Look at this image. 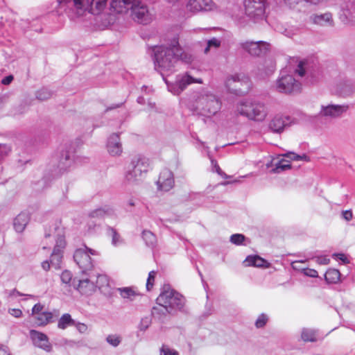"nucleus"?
<instances>
[{
    "label": "nucleus",
    "mask_w": 355,
    "mask_h": 355,
    "mask_svg": "<svg viewBox=\"0 0 355 355\" xmlns=\"http://www.w3.org/2000/svg\"><path fill=\"white\" fill-rule=\"evenodd\" d=\"M238 112L249 119L261 121L266 116V111L263 103L246 101L237 107Z\"/></svg>",
    "instance_id": "obj_7"
},
{
    "label": "nucleus",
    "mask_w": 355,
    "mask_h": 355,
    "mask_svg": "<svg viewBox=\"0 0 355 355\" xmlns=\"http://www.w3.org/2000/svg\"><path fill=\"white\" fill-rule=\"evenodd\" d=\"M74 326L76 327L77 330L81 334L86 332L87 330V326L84 323L75 322Z\"/></svg>",
    "instance_id": "obj_53"
},
{
    "label": "nucleus",
    "mask_w": 355,
    "mask_h": 355,
    "mask_svg": "<svg viewBox=\"0 0 355 355\" xmlns=\"http://www.w3.org/2000/svg\"><path fill=\"white\" fill-rule=\"evenodd\" d=\"M114 214V209L110 205H104L103 207L97 208L89 212V216L93 218L101 219L105 216H110Z\"/></svg>",
    "instance_id": "obj_22"
},
{
    "label": "nucleus",
    "mask_w": 355,
    "mask_h": 355,
    "mask_svg": "<svg viewBox=\"0 0 355 355\" xmlns=\"http://www.w3.org/2000/svg\"><path fill=\"white\" fill-rule=\"evenodd\" d=\"M30 336L35 346L47 352H50L52 350V345L49 343L46 334L32 329L30 331Z\"/></svg>",
    "instance_id": "obj_15"
},
{
    "label": "nucleus",
    "mask_w": 355,
    "mask_h": 355,
    "mask_svg": "<svg viewBox=\"0 0 355 355\" xmlns=\"http://www.w3.org/2000/svg\"><path fill=\"white\" fill-rule=\"evenodd\" d=\"M301 337L305 342H315L317 340L315 331L309 329H303Z\"/></svg>",
    "instance_id": "obj_33"
},
{
    "label": "nucleus",
    "mask_w": 355,
    "mask_h": 355,
    "mask_svg": "<svg viewBox=\"0 0 355 355\" xmlns=\"http://www.w3.org/2000/svg\"><path fill=\"white\" fill-rule=\"evenodd\" d=\"M325 280L330 284L337 283L340 277V271L335 268H330L325 273Z\"/></svg>",
    "instance_id": "obj_27"
},
{
    "label": "nucleus",
    "mask_w": 355,
    "mask_h": 355,
    "mask_svg": "<svg viewBox=\"0 0 355 355\" xmlns=\"http://www.w3.org/2000/svg\"><path fill=\"white\" fill-rule=\"evenodd\" d=\"M157 272L155 270H152L148 273V277L146 282V289L147 291H150L154 285L155 275Z\"/></svg>",
    "instance_id": "obj_45"
},
{
    "label": "nucleus",
    "mask_w": 355,
    "mask_h": 355,
    "mask_svg": "<svg viewBox=\"0 0 355 355\" xmlns=\"http://www.w3.org/2000/svg\"><path fill=\"white\" fill-rule=\"evenodd\" d=\"M158 305L166 306L171 310H182L185 304V298L178 292L164 284L162 291L156 300Z\"/></svg>",
    "instance_id": "obj_5"
},
{
    "label": "nucleus",
    "mask_w": 355,
    "mask_h": 355,
    "mask_svg": "<svg viewBox=\"0 0 355 355\" xmlns=\"http://www.w3.org/2000/svg\"><path fill=\"white\" fill-rule=\"evenodd\" d=\"M62 257V252L53 250L50 257V262L55 269L58 270L61 268Z\"/></svg>",
    "instance_id": "obj_29"
},
{
    "label": "nucleus",
    "mask_w": 355,
    "mask_h": 355,
    "mask_svg": "<svg viewBox=\"0 0 355 355\" xmlns=\"http://www.w3.org/2000/svg\"><path fill=\"white\" fill-rule=\"evenodd\" d=\"M171 313V311L166 306L158 305L152 309L151 314L153 318L161 322H164L168 314Z\"/></svg>",
    "instance_id": "obj_25"
},
{
    "label": "nucleus",
    "mask_w": 355,
    "mask_h": 355,
    "mask_svg": "<svg viewBox=\"0 0 355 355\" xmlns=\"http://www.w3.org/2000/svg\"><path fill=\"white\" fill-rule=\"evenodd\" d=\"M343 216L347 221H349L352 219L353 214L351 210H346L343 211Z\"/></svg>",
    "instance_id": "obj_56"
},
{
    "label": "nucleus",
    "mask_w": 355,
    "mask_h": 355,
    "mask_svg": "<svg viewBox=\"0 0 355 355\" xmlns=\"http://www.w3.org/2000/svg\"><path fill=\"white\" fill-rule=\"evenodd\" d=\"M311 21L320 26L333 25L332 15L330 12H325L324 14H313L310 17Z\"/></svg>",
    "instance_id": "obj_21"
},
{
    "label": "nucleus",
    "mask_w": 355,
    "mask_h": 355,
    "mask_svg": "<svg viewBox=\"0 0 355 355\" xmlns=\"http://www.w3.org/2000/svg\"><path fill=\"white\" fill-rule=\"evenodd\" d=\"M268 320V316L264 313H261L258 317V318L257 319V320L255 322L256 327L257 328L263 327L266 324Z\"/></svg>",
    "instance_id": "obj_46"
},
{
    "label": "nucleus",
    "mask_w": 355,
    "mask_h": 355,
    "mask_svg": "<svg viewBox=\"0 0 355 355\" xmlns=\"http://www.w3.org/2000/svg\"><path fill=\"white\" fill-rule=\"evenodd\" d=\"M329 261H330L329 259H327L326 257H318L317 258V262L319 264L326 265V264L329 263Z\"/></svg>",
    "instance_id": "obj_59"
},
{
    "label": "nucleus",
    "mask_w": 355,
    "mask_h": 355,
    "mask_svg": "<svg viewBox=\"0 0 355 355\" xmlns=\"http://www.w3.org/2000/svg\"><path fill=\"white\" fill-rule=\"evenodd\" d=\"M284 157L289 158L291 160L294 161H304L309 162L310 158L306 154H303L302 155H297L294 152H287L286 153L283 155Z\"/></svg>",
    "instance_id": "obj_35"
},
{
    "label": "nucleus",
    "mask_w": 355,
    "mask_h": 355,
    "mask_svg": "<svg viewBox=\"0 0 355 355\" xmlns=\"http://www.w3.org/2000/svg\"><path fill=\"white\" fill-rule=\"evenodd\" d=\"M267 0H244L245 13L254 23L265 19Z\"/></svg>",
    "instance_id": "obj_8"
},
{
    "label": "nucleus",
    "mask_w": 355,
    "mask_h": 355,
    "mask_svg": "<svg viewBox=\"0 0 355 355\" xmlns=\"http://www.w3.org/2000/svg\"><path fill=\"white\" fill-rule=\"evenodd\" d=\"M157 184L159 189L164 191H168L174 186L173 173L168 169H164L159 174Z\"/></svg>",
    "instance_id": "obj_16"
},
{
    "label": "nucleus",
    "mask_w": 355,
    "mask_h": 355,
    "mask_svg": "<svg viewBox=\"0 0 355 355\" xmlns=\"http://www.w3.org/2000/svg\"><path fill=\"white\" fill-rule=\"evenodd\" d=\"M108 234L112 236V243L116 245L122 243V240L119 234L113 227H109L107 228Z\"/></svg>",
    "instance_id": "obj_39"
},
{
    "label": "nucleus",
    "mask_w": 355,
    "mask_h": 355,
    "mask_svg": "<svg viewBox=\"0 0 355 355\" xmlns=\"http://www.w3.org/2000/svg\"><path fill=\"white\" fill-rule=\"evenodd\" d=\"M13 79H14L13 76H12V75L7 76L2 79L1 83L4 85H8L12 83Z\"/></svg>",
    "instance_id": "obj_57"
},
{
    "label": "nucleus",
    "mask_w": 355,
    "mask_h": 355,
    "mask_svg": "<svg viewBox=\"0 0 355 355\" xmlns=\"http://www.w3.org/2000/svg\"><path fill=\"white\" fill-rule=\"evenodd\" d=\"M92 255H98L96 250L85 246V249H77L73 254V259L78 266L83 274H87L94 268Z\"/></svg>",
    "instance_id": "obj_9"
},
{
    "label": "nucleus",
    "mask_w": 355,
    "mask_h": 355,
    "mask_svg": "<svg viewBox=\"0 0 355 355\" xmlns=\"http://www.w3.org/2000/svg\"><path fill=\"white\" fill-rule=\"evenodd\" d=\"M60 279L63 284L70 286V282L72 279V274L70 271L65 270L62 272Z\"/></svg>",
    "instance_id": "obj_48"
},
{
    "label": "nucleus",
    "mask_w": 355,
    "mask_h": 355,
    "mask_svg": "<svg viewBox=\"0 0 355 355\" xmlns=\"http://www.w3.org/2000/svg\"><path fill=\"white\" fill-rule=\"evenodd\" d=\"M52 96L51 92L47 88H42L36 93V97L40 101L49 99Z\"/></svg>",
    "instance_id": "obj_41"
},
{
    "label": "nucleus",
    "mask_w": 355,
    "mask_h": 355,
    "mask_svg": "<svg viewBox=\"0 0 355 355\" xmlns=\"http://www.w3.org/2000/svg\"><path fill=\"white\" fill-rule=\"evenodd\" d=\"M349 107L346 105H334L329 104L327 105H322L320 112L316 115L318 119H335L342 116L346 112Z\"/></svg>",
    "instance_id": "obj_11"
},
{
    "label": "nucleus",
    "mask_w": 355,
    "mask_h": 355,
    "mask_svg": "<svg viewBox=\"0 0 355 355\" xmlns=\"http://www.w3.org/2000/svg\"><path fill=\"white\" fill-rule=\"evenodd\" d=\"M155 69L163 77L167 83L165 76L172 73L180 60L189 63L191 56L182 51L177 38H174L168 47L164 46H155L153 49Z\"/></svg>",
    "instance_id": "obj_1"
},
{
    "label": "nucleus",
    "mask_w": 355,
    "mask_h": 355,
    "mask_svg": "<svg viewBox=\"0 0 355 355\" xmlns=\"http://www.w3.org/2000/svg\"><path fill=\"white\" fill-rule=\"evenodd\" d=\"M291 168V164H290V162L282 159L278 161V162L275 164V167L272 169V171L274 173H279L282 171L290 169Z\"/></svg>",
    "instance_id": "obj_34"
},
{
    "label": "nucleus",
    "mask_w": 355,
    "mask_h": 355,
    "mask_svg": "<svg viewBox=\"0 0 355 355\" xmlns=\"http://www.w3.org/2000/svg\"><path fill=\"white\" fill-rule=\"evenodd\" d=\"M220 108V101L212 94H201L193 104V109L197 114L208 117L215 115Z\"/></svg>",
    "instance_id": "obj_4"
},
{
    "label": "nucleus",
    "mask_w": 355,
    "mask_h": 355,
    "mask_svg": "<svg viewBox=\"0 0 355 355\" xmlns=\"http://www.w3.org/2000/svg\"><path fill=\"white\" fill-rule=\"evenodd\" d=\"M334 256L336 257L339 260H341L344 263H348L347 258L343 253L334 254Z\"/></svg>",
    "instance_id": "obj_58"
},
{
    "label": "nucleus",
    "mask_w": 355,
    "mask_h": 355,
    "mask_svg": "<svg viewBox=\"0 0 355 355\" xmlns=\"http://www.w3.org/2000/svg\"><path fill=\"white\" fill-rule=\"evenodd\" d=\"M74 154L71 149H65L60 153L57 168L54 175L58 176L66 172L73 164Z\"/></svg>",
    "instance_id": "obj_12"
},
{
    "label": "nucleus",
    "mask_w": 355,
    "mask_h": 355,
    "mask_svg": "<svg viewBox=\"0 0 355 355\" xmlns=\"http://www.w3.org/2000/svg\"><path fill=\"white\" fill-rule=\"evenodd\" d=\"M211 163H212V165L216 168V173L220 175L222 171H221V169L219 167V166L217 164L216 162L214 160H211Z\"/></svg>",
    "instance_id": "obj_62"
},
{
    "label": "nucleus",
    "mask_w": 355,
    "mask_h": 355,
    "mask_svg": "<svg viewBox=\"0 0 355 355\" xmlns=\"http://www.w3.org/2000/svg\"><path fill=\"white\" fill-rule=\"evenodd\" d=\"M8 313L15 318H20L22 315V311L19 309H10Z\"/></svg>",
    "instance_id": "obj_54"
},
{
    "label": "nucleus",
    "mask_w": 355,
    "mask_h": 355,
    "mask_svg": "<svg viewBox=\"0 0 355 355\" xmlns=\"http://www.w3.org/2000/svg\"><path fill=\"white\" fill-rule=\"evenodd\" d=\"M245 236L241 234H234L230 236V242L235 245H241L245 241Z\"/></svg>",
    "instance_id": "obj_43"
},
{
    "label": "nucleus",
    "mask_w": 355,
    "mask_h": 355,
    "mask_svg": "<svg viewBox=\"0 0 355 355\" xmlns=\"http://www.w3.org/2000/svg\"><path fill=\"white\" fill-rule=\"evenodd\" d=\"M57 2L58 6L64 10L75 8L96 14L104 8L107 0H57Z\"/></svg>",
    "instance_id": "obj_6"
},
{
    "label": "nucleus",
    "mask_w": 355,
    "mask_h": 355,
    "mask_svg": "<svg viewBox=\"0 0 355 355\" xmlns=\"http://www.w3.org/2000/svg\"><path fill=\"white\" fill-rule=\"evenodd\" d=\"M307 64L308 63L306 61H300L297 65V68L295 70L296 73L299 76H303L306 73Z\"/></svg>",
    "instance_id": "obj_50"
},
{
    "label": "nucleus",
    "mask_w": 355,
    "mask_h": 355,
    "mask_svg": "<svg viewBox=\"0 0 355 355\" xmlns=\"http://www.w3.org/2000/svg\"><path fill=\"white\" fill-rule=\"evenodd\" d=\"M107 148L108 153L112 156L120 155L122 153V145L119 134L114 133L107 140Z\"/></svg>",
    "instance_id": "obj_19"
},
{
    "label": "nucleus",
    "mask_w": 355,
    "mask_h": 355,
    "mask_svg": "<svg viewBox=\"0 0 355 355\" xmlns=\"http://www.w3.org/2000/svg\"><path fill=\"white\" fill-rule=\"evenodd\" d=\"M75 325V320L71 318L69 313L63 314L58 320V327L59 329H65L68 326Z\"/></svg>",
    "instance_id": "obj_28"
},
{
    "label": "nucleus",
    "mask_w": 355,
    "mask_h": 355,
    "mask_svg": "<svg viewBox=\"0 0 355 355\" xmlns=\"http://www.w3.org/2000/svg\"><path fill=\"white\" fill-rule=\"evenodd\" d=\"M244 85L248 86V82L241 79L238 75L232 76L225 82L226 87L230 92L239 96L247 92L243 88Z\"/></svg>",
    "instance_id": "obj_14"
},
{
    "label": "nucleus",
    "mask_w": 355,
    "mask_h": 355,
    "mask_svg": "<svg viewBox=\"0 0 355 355\" xmlns=\"http://www.w3.org/2000/svg\"><path fill=\"white\" fill-rule=\"evenodd\" d=\"M74 288L82 294L90 295L95 291L96 286L93 279L86 278L79 280L78 284Z\"/></svg>",
    "instance_id": "obj_20"
},
{
    "label": "nucleus",
    "mask_w": 355,
    "mask_h": 355,
    "mask_svg": "<svg viewBox=\"0 0 355 355\" xmlns=\"http://www.w3.org/2000/svg\"><path fill=\"white\" fill-rule=\"evenodd\" d=\"M292 123L290 116H275L269 123V128L272 132L281 133L284 128Z\"/></svg>",
    "instance_id": "obj_17"
},
{
    "label": "nucleus",
    "mask_w": 355,
    "mask_h": 355,
    "mask_svg": "<svg viewBox=\"0 0 355 355\" xmlns=\"http://www.w3.org/2000/svg\"><path fill=\"white\" fill-rule=\"evenodd\" d=\"M53 314L51 312L46 311L42 312L35 317L37 324L39 326H45L46 324L51 322Z\"/></svg>",
    "instance_id": "obj_31"
},
{
    "label": "nucleus",
    "mask_w": 355,
    "mask_h": 355,
    "mask_svg": "<svg viewBox=\"0 0 355 355\" xmlns=\"http://www.w3.org/2000/svg\"><path fill=\"white\" fill-rule=\"evenodd\" d=\"M301 84L291 75H286L280 78L277 82V89L279 92L291 94L299 92Z\"/></svg>",
    "instance_id": "obj_10"
},
{
    "label": "nucleus",
    "mask_w": 355,
    "mask_h": 355,
    "mask_svg": "<svg viewBox=\"0 0 355 355\" xmlns=\"http://www.w3.org/2000/svg\"><path fill=\"white\" fill-rule=\"evenodd\" d=\"M111 6L117 12L130 9L132 19L139 24H148L153 19L151 12L141 0H112Z\"/></svg>",
    "instance_id": "obj_2"
},
{
    "label": "nucleus",
    "mask_w": 355,
    "mask_h": 355,
    "mask_svg": "<svg viewBox=\"0 0 355 355\" xmlns=\"http://www.w3.org/2000/svg\"><path fill=\"white\" fill-rule=\"evenodd\" d=\"M14 294H16L18 296H22V295H24L23 293H20L19 291H18L16 289H13L12 291V293H10V295H14Z\"/></svg>",
    "instance_id": "obj_64"
},
{
    "label": "nucleus",
    "mask_w": 355,
    "mask_h": 355,
    "mask_svg": "<svg viewBox=\"0 0 355 355\" xmlns=\"http://www.w3.org/2000/svg\"><path fill=\"white\" fill-rule=\"evenodd\" d=\"M212 313V307L211 306H207V311L204 313V316L207 317L211 315Z\"/></svg>",
    "instance_id": "obj_63"
},
{
    "label": "nucleus",
    "mask_w": 355,
    "mask_h": 355,
    "mask_svg": "<svg viewBox=\"0 0 355 355\" xmlns=\"http://www.w3.org/2000/svg\"><path fill=\"white\" fill-rule=\"evenodd\" d=\"M29 221V216L26 213H20L14 219L13 225L16 232H22Z\"/></svg>",
    "instance_id": "obj_23"
},
{
    "label": "nucleus",
    "mask_w": 355,
    "mask_h": 355,
    "mask_svg": "<svg viewBox=\"0 0 355 355\" xmlns=\"http://www.w3.org/2000/svg\"><path fill=\"white\" fill-rule=\"evenodd\" d=\"M96 277L95 286L102 292L105 291L110 286L108 277L105 275H98Z\"/></svg>",
    "instance_id": "obj_26"
},
{
    "label": "nucleus",
    "mask_w": 355,
    "mask_h": 355,
    "mask_svg": "<svg viewBox=\"0 0 355 355\" xmlns=\"http://www.w3.org/2000/svg\"><path fill=\"white\" fill-rule=\"evenodd\" d=\"M44 309V305L41 304L40 303H37L34 305V306L32 309V314L33 315H38L42 313V311Z\"/></svg>",
    "instance_id": "obj_52"
},
{
    "label": "nucleus",
    "mask_w": 355,
    "mask_h": 355,
    "mask_svg": "<svg viewBox=\"0 0 355 355\" xmlns=\"http://www.w3.org/2000/svg\"><path fill=\"white\" fill-rule=\"evenodd\" d=\"M304 274L309 277H318V272L314 269L307 268L304 271Z\"/></svg>",
    "instance_id": "obj_55"
},
{
    "label": "nucleus",
    "mask_w": 355,
    "mask_h": 355,
    "mask_svg": "<svg viewBox=\"0 0 355 355\" xmlns=\"http://www.w3.org/2000/svg\"><path fill=\"white\" fill-rule=\"evenodd\" d=\"M119 291H120L121 295L123 298H129L132 295H134V294H135L134 291L130 288H120Z\"/></svg>",
    "instance_id": "obj_51"
},
{
    "label": "nucleus",
    "mask_w": 355,
    "mask_h": 355,
    "mask_svg": "<svg viewBox=\"0 0 355 355\" xmlns=\"http://www.w3.org/2000/svg\"><path fill=\"white\" fill-rule=\"evenodd\" d=\"M66 242L64 236L62 234H58L55 236V245L53 250L55 251L62 252V250L65 248Z\"/></svg>",
    "instance_id": "obj_38"
},
{
    "label": "nucleus",
    "mask_w": 355,
    "mask_h": 355,
    "mask_svg": "<svg viewBox=\"0 0 355 355\" xmlns=\"http://www.w3.org/2000/svg\"><path fill=\"white\" fill-rule=\"evenodd\" d=\"M142 238L147 246L153 248L155 245L157 239L152 232L144 230L142 232Z\"/></svg>",
    "instance_id": "obj_32"
},
{
    "label": "nucleus",
    "mask_w": 355,
    "mask_h": 355,
    "mask_svg": "<svg viewBox=\"0 0 355 355\" xmlns=\"http://www.w3.org/2000/svg\"><path fill=\"white\" fill-rule=\"evenodd\" d=\"M51 266V262L47 260L42 263V267L45 271L49 270Z\"/></svg>",
    "instance_id": "obj_60"
},
{
    "label": "nucleus",
    "mask_w": 355,
    "mask_h": 355,
    "mask_svg": "<svg viewBox=\"0 0 355 355\" xmlns=\"http://www.w3.org/2000/svg\"><path fill=\"white\" fill-rule=\"evenodd\" d=\"M160 355H179V353L175 350L171 349L167 345H162L160 349Z\"/></svg>",
    "instance_id": "obj_49"
},
{
    "label": "nucleus",
    "mask_w": 355,
    "mask_h": 355,
    "mask_svg": "<svg viewBox=\"0 0 355 355\" xmlns=\"http://www.w3.org/2000/svg\"><path fill=\"white\" fill-rule=\"evenodd\" d=\"M241 47L253 56H261L265 55L269 49L270 44L267 42H245L241 44Z\"/></svg>",
    "instance_id": "obj_13"
},
{
    "label": "nucleus",
    "mask_w": 355,
    "mask_h": 355,
    "mask_svg": "<svg viewBox=\"0 0 355 355\" xmlns=\"http://www.w3.org/2000/svg\"><path fill=\"white\" fill-rule=\"evenodd\" d=\"M213 6L212 0H189L187 4V10L193 12L211 10Z\"/></svg>",
    "instance_id": "obj_18"
},
{
    "label": "nucleus",
    "mask_w": 355,
    "mask_h": 355,
    "mask_svg": "<svg viewBox=\"0 0 355 355\" xmlns=\"http://www.w3.org/2000/svg\"><path fill=\"white\" fill-rule=\"evenodd\" d=\"M149 166V159L146 157L142 155L134 157L128 166L125 180L131 184L140 182L148 171Z\"/></svg>",
    "instance_id": "obj_3"
},
{
    "label": "nucleus",
    "mask_w": 355,
    "mask_h": 355,
    "mask_svg": "<svg viewBox=\"0 0 355 355\" xmlns=\"http://www.w3.org/2000/svg\"><path fill=\"white\" fill-rule=\"evenodd\" d=\"M180 89L182 91L186 87L193 83H201V81L196 80L190 76H183L180 80H178Z\"/></svg>",
    "instance_id": "obj_36"
},
{
    "label": "nucleus",
    "mask_w": 355,
    "mask_h": 355,
    "mask_svg": "<svg viewBox=\"0 0 355 355\" xmlns=\"http://www.w3.org/2000/svg\"><path fill=\"white\" fill-rule=\"evenodd\" d=\"M303 1L310 4L317 5L319 3L320 0H284L285 3L290 8H295L297 4Z\"/></svg>",
    "instance_id": "obj_40"
},
{
    "label": "nucleus",
    "mask_w": 355,
    "mask_h": 355,
    "mask_svg": "<svg viewBox=\"0 0 355 355\" xmlns=\"http://www.w3.org/2000/svg\"><path fill=\"white\" fill-rule=\"evenodd\" d=\"M12 151V146L7 144H0V163L8 157Z\"/></svg>",
    "instance_id": "obj_37"
},
{
    "label": "nucleus",
    "mask_w": 355,
    "mask_h": 355,
    "mask_svg": "<svg viewBox=\"0 0 355 355\" xmlns=\"http://www.w3.org/2000/svg\"><path fill=\"white\" fill-rule=\"evenodd\" d=\"M150 324H151L150 318L144 317V318H141L138 328L140 331H144L149 327Z\"/></svg>",
    "instance_id": "obj_47"
},
{
    "label": "nucleus",
    "mask_w": 355,
    "mask_h": 355,
    "mask_svg": "<svg viewBox=\"0 0 355 355\" xmlns=\"http://www.w3.org/2000/svg\"><path fill=\"white\" fill-rule=\"evenodd\" d=\"M0 355H10L8 348L6 346L3 345L0 347Z\"/></svg>",
    "instance_id": "obj_61"
},
{
    "label": "nucleus",
    "mask_w": 355,
    "mask_h": 355,
    "mask_svg": "<svg viewBox=\"0 0 355 355\" xmlns=\"http://www.w3.org/2000/svg\"><path fill=\"white\" fill-rule=\"evenodd\" d=\"M246 266H255V267H268V263L263 258L258 255H250L246 257L244 261Z\"/></svg>",
    "instance_id": "obj_24"
},
{
    "label": "nucleus",
    "mask_w": 355,
    "mask_h": 355,
    "mask_svg": "<svg viewBox=\"0 0 355 355\" xmlns=\"http://www.w3.org/2000/svg\"><path fill=\"white\" fill-rule=\"evenodd\" d=\"M107 342L113 347H117L121 342V338L117 335H109L106 338Z\"/></svg>",
    "instance_id": "obj_44"
},
{
    "label": "nucleus",
    "mask_w": 355,
    "mask_h": 355,
    "mask_svg": "<svg viewBox=\"0 0 355 355\" xmlns=\"http://www.w3.org/2000/svg\"><path fill=\"white\" fill-rule=\"evenodd\" d=\"M339 87L340 94L344 96H348L353 92L354 84L353 81L350 80H345L343 83H340Z\"/></svg>",
    "instance_id": "obj_30"
},
{
    "label": "nucleus",
    "mask_w": 355,
    "mask_h": 355,
    "mask_svg": "<svg viewBox=\"0 0 355 355\" xmlns=\"http://www.w3.org/2000/svg\"><path fill=\"white\" fill-rule=\"evenodd\" d=\"M220 40L216 37H213L211 40H209L207 41V47L204 50L205 53H207L211 48L218 49L220 47Z\"/></svg>",
    "instance_id": "obj_42"
}]
</instances>
